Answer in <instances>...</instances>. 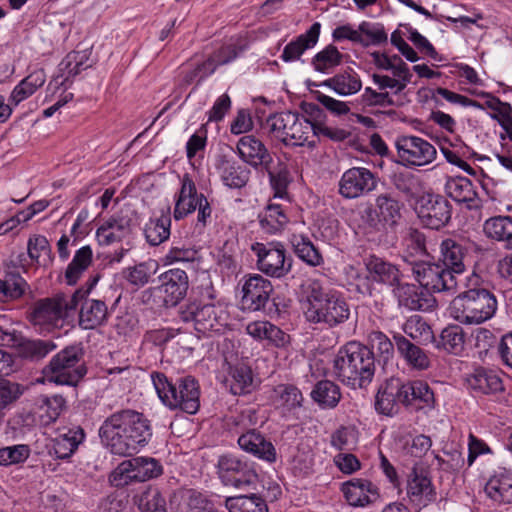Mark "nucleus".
Listing matches in <instances>:
<instances>
[{
  "label": "nucleus",
  "instance_id": "1",
  "mask_svg": "<svg viewBox=\"0 0 512 512\" xmlns=\"http://www.w3.org/2000/svg\"><path fill=\"white\" fill-rule=\"evenodd\" d=\"M102 444L114 455L130 456L152 437L150 421L140 412L122 409L107 417L99 428Z\"/></svg>",
  "mask_w": 512,
  "mask_h": 512
},
{
  "label": "nucleus",
  "instance_id": "2",
  "mask_svg": "<svg viewBox=\"0 0 512 512\" xmlns=\"http://www.w3.org/2000/svg\"><path fill=\"white\" fill-rule=\"evenodd\" d=\"M306 319L330 328L345 323L350 317V307L343 295L329 289L317 279H309L305 286Z\"/></svg>",
  "mask_w": 512,
  "mask_h": 512
},
{
  "label": "nucleus",
  "instance_id": "3",
  "mask_svg": "<svg viewBox=\"0 0 512 512\" xmlns=\"http://www.w3.org/2000/svg\"><path fill=\"white\" fill-rule=\"evenodd\" d=\"M375 368L373 351L356 341L342 346L333 360L334 375L353 389L367 387L373 380Z\"/></svg>",
  "mask_w": 512,
  "mask_h": 512
},
{
  "label": "nucleus",
  "instance_id": "4",
  "mask_svg": "<svg viewBox=\"0 0 512 512\" xmlns=\"http://www.w3.org/2000/svg\"><path fill=\"white\" fill-rule=\"evenodd\" d=\"M151 377L160 400L168 408L188 414H195L199 410L200 387L195 378L186 376L172 383L161 372H155Z\"/></svg>",
  "mask_w": 512,
  "mask_h": 512
},
{
  "label": "nucleus",
  "instance_id": "5",
  "mask_svg": "<svg viewBox=\"0 0 512 512\" xmlns=\"http://www.w3.org/2000/svg\"><path fill=\"white\" fill-rule=\"evenodd\" d=\"M497 310V300L484 288H472L457 295L450 303V316L461 324L478 325L491 319Z\"/></svg>",
  "mask_w": 512,
  "mask_h": 512
},
{
  "label": "nucleus",
  "instance_id": "6",
  "mask_svg": "<svg viewBox=\"0 0 512 512\" xmlns=\"http://www.w3.org/2000/svg\"><path fill=\"white\" fill-rule=\"evenodd\" d=\"M266 129L277 140L286 145L315 146L313 140V119L299 117L298 114L286 111L269 116L265 123Z\"/></svg>",
  "mask_w": 512,
  "mask_h": 512
},
{
  "label": "nucleus",
  "instance_id": "7",
  "mask_svg": "<svg viewBox=\"0 0 512 512\" xmlns=\"http://www.w3.org/2000/svg\"><path fill=\"white\" fill-rule=\"evenodd\" d=\"M84 351L80 344L65 347L52 357L43 369L48 381L61 385H76L86 374Z\"/></svg>",
  "mask_w": 512,
  "mask_h": 512
},
{
  "label": "nucleus",
  "instance_id": "8",
  "mask_svg": "<svg viewBox=\"0 0 512 512\" xmlns=\"http://www.w3.org/2000/svg\"><path fill=\"white\" fill-rule=\"evenodd\" d=\"M85 294L83 288H80L71 296L57 294L54 297L39 299L33 304L28 319L33 325L57 326L77 308L78 301L85 297Z\"/></svg>",
  "mask_w": 512,
  "mask_h": 512
},
{
  "label": "nucleus",
  "instance_id": "9",
  "mask_svg": "<svg viewBox=\"0 0 512 512\" xmlns=\"http://www.w3.org/2000/svg\"><path fill=\"white\" fill-rule=\"evenodd\" d=\"M180 318L184 322H193L195 330L203 335L224 332L229 321L228 312L221 305L213 303H190L181 310Z\"/></svg>",
  "mask_w": 512,
  "mask_h": 512
},
{
  "label": "nucleus",
  "instance_id": "10",
  "mask_svg": "<svg viewBox=\"0 0 512 512\" xmlns=\"http://www.w3.org/2000/svg\"><path fill=\"white\" fill-rule=\"evenodd\" d=\"M252 252L256 255V266L263 274L282 278L292 269V259L286 255V250L281 243H260L251 245Z\"/></svg>",
  "mask_w": 512,
  "mask_h": 512
},
{
  "label": "nucleus",
  "instance_id": "11",
  "mask_svg": "<svg viewBox=\"0 0 512 512\" xmlns=\"http://www.w3.org/2000/svg\"><path fill=\"white\" fill-rule=\"evenodd\" d=\"M402 204L389 193L379 194L375 203L366 207L362 219L367 233L381 231L386 225L394 226L401 218Z\"/></svg>",
  "mask_w": 512,
  "mask_h": 512
},
{
  "label": "nucleus",
  "instance_id": "12",
  "mask_svg": "<svg viewBox=\"0 0 512 512\" xmlns=\"http://www.w3.org/2000/svg\"><path fill=\"white\" fill-rule=\"evenodd\" d=\"M412 274L422 287L431 292H454L458 285V276L440 262L419 263Z\"/></svg>",
  "mask_w": 512,
  "mask_h": 512
},
{
  "label": "nucleus",
  "instance_id": "13",
  "mask_svg": "<svg viewBox=\"0 0 512 512\" xmlns=\"http://www.w3.org/2000/svg\"><path fill=\"white\" fill-rule=\"evenodd\" d=\"M395 145L401 163L409 167L428 165L437 155L431 143L417 136H402L396 140Z\"/></svg>",
  "mask_w": 512,
  "mask_h": 512
},
{
  "label": "nucleus",
  "instance_id": "14",
  "mask_svg": "<svg viewBox=\"0 0 512 512\" xmlns=\"http://www.w3.org/2000/svg\"><path fill=\"white\" fill-rule=\"evenodd\" d=\"M416 211L421 222L428 228L439 229L451 219V206L443 196L425 193L417 201Z\"/></svg>",
  "mask_w": 512,
  "mask_h": 512
},
{
  "label": "nucleus",
  "instance_id": "15",
  "mask_svg": "<svg viewBox=\"0 0 512 512\" xmlns=\"http://www.w3.org/2000/svg\"><path fill=\"white\" fill-rule=\"evenodd\" d=\"M405 387L406 381L400 378L387 379L376 394V411L391 417L399 413L401 405L407 408L408 395Z\"/></svg>",
  "mask_w": 512,
  "mask_h": 512
},
{
  "label": "nucleus",
  "instance_id": "16",
  "mask_svg": "<svg viewBox=\"0 0 512 512\" xmlns=\"http://www.w3.org/2000/svg\"><path fill=\"white\" fill-rule=\"evenodd\" d=\"M218 474L226 485H232L236 488L249 486L258 480L255 470L238 457L226 454L218 460Z\"/></svg>",
  "mask_w": 512,
  "mask_h": 512
},
{
  "label": "nucleus",
  "instance_id": "17",
  "mask_svg": "<svg viewBox=\"0 0 512 512\" xmlns=\"http://www.w3.org/2000/svg\"><path fill=\"white\" fill-rule=\"evenodd\" d=\"M272 292L271 281L262 275L255 273L245 276L242 284V308L253 312L264 309Z\"/></svg>",
  "mask_w": 512,
  "mask_h": 512
},
{
  "label": "nucleus",
  "instance_id": "18",
  "mask_svg": "<svg viewBox=\"0 0 512 512\" xmlns=\"http://www.w3.org/2000/svg\"><path fill=\"white\" fill-rule=\"evenodd\" d=\"M376 186V177L369 169L353 167L343 173L339 193L347 199H354L371 192Z\"/></svg>",
  "mask_w": 512,
  "mask_h": 512
},
{
  "label": "nucleus",
  "instance_id": "19",
  "mask_svg": "<svg viewBox=\"0 0 512 512\" xmlns=\"http://www.w3.org/2000/svg\"><path fill=\"white\" fill-rule=\"evenodd\" d=\"M157 291L166 306H176L182 301L189 288L187 273L181 269H170L159 276Z\"/></svg>",
  "mask_w": 512,
  "mask_h": 512
},
{
  "label": "nucleus",
  "instance_id": "20",
  "mask_svg": "<svg viewBox=\"0 0 512 512\" xmlns=\"http://www.w3.org/2000/svg\"><path fill=\"white\" fill-rule=\"evenodd\" d=\"M407 496L417 507H426L435 500L436 492L423 468L414 465L407 479Z\"/></svg>",
  "mask_w": 512,
  "mask_h": 512
},
{
  "label": "nucleus",
  "instance_id": "21",
  "mask_svg": "<svg viewBox=\"0 0 512 512\" xmlns=\"http://www.w3.org/2000/svg\"><path fill=\"white\" fill-rule=\"evenodd\" d=\"M236 150L240 159L253 168L263 167L268 170L273 162L264 143L254 135L242 136L237 142Z\"/></svg>",
  "mask_w": 512,
  "mask_h": 512
},
{
  "label": "nucleus",
  "instance_id": "22",
  "mask_svg": "<svg viewBox=\"0 0 512 512\" xmlns=\"http://www.w3.org/2000/svg\"><path fill=\"white\" fill-rule=\"evenodd\" d=\"M94 283H92L87 289H83L86 292L85 297L78 301L80 304L79 311V325L83 329H95L105 324L108 320V308L104 301L97 299H89L88 294Z\"/></svg>",
  "mask_w": 512,
  "mask_h": 512
},
{
  "label": "nucleus",
  "instance_id": "23",
  "mask_svg": "<svg viewBox=\"0 0 512 512\" xmlns=\"http://www.w3.org/2000/svg\"><path fill=\"white\" fill-rule=\"evenodd\" d=\"M342 492L351 506L364 507L376 502L379 491L370 480L362 478L351 479L342 485Z\"/></svg>",
  "mask_w": 512,
  "mask_h": 512
},
{
  "label": "nucleus",
  "instance_id": "24",
  "mask_svg": "<svg viewBox=\"0 0 512 512\" xmlns=\"http://www.w3.org/2000/svg\"><path fill=\"white\" fill-rule=\"evenodd\" d=\"M239 447L260 459L268 462L276 460V451L273 444L254 428L241 432L238 437Z\"/></svg>",
  "mask_w": 512,
  "mask_h": 512
},
{
  "label": "nucleus",
  "instance_id": "25",
  "mask_svg": "<svg viewBox=\"0 0 512 512\" xmlns=\"http://www.w3.org/2000/svg\"><path fill=\"white\" fill-rule=\"evenodd\" d=\"M467 252V248L460 241L446 238L440 244V263L452 274L461 275L466 269Z\"/></svg>",
  "mask_w": 512,
  "mask_h": 512
},
{
  "label": "nucleus",
  "instance_id": "26",
  "mask_svg": "<svg viewBox=\"0 0 512 512\" xmlns=\"http://www.w3.org/2000/svg\"><path fill=\"white\" fill-rule=\"evenodd\" d=\"M132 232V219L127 215H116L104 222L96 231L100 245L121 241Z\"/></svg>",
  "mask_w": 512,
  "mask_h": 512
},
{
  "label": "nucleus",
  "instance_id": "27",
  "mask_svg": "<svg viewBox=\"0 0 512 512\" xmlns=\"http://www.w3.org/2000/svg\"><path fill=\"white\" fill-rule=\"evenodd\" d=\"M368 279L388 286H395L400 281L401 273L396 265L376 255L365 260Z\"/></svg>",
  "mask_w": 512,
  "mask_h": 512
},
{
  "label": "nucleus",
  "instance_id": "28",
  "mask_svg": "<svg viewBox=\"0 0 512 512\" xmlns=\"http://www.w3.org/2000/svg\"><path fill=\"white\" fill-rule=\"evenodd\" d=\"M484 491L495 503H512V473L505 469L495 472L487 481Z\"/></svg>",
  "mask_w": 512,
  "mask_h": 512
},
{
  "label": "nucleus",
  "instance_id": "29",
  "mask_svg": "<svg viewBox=\"0 0 512 512\" xmlns=\"http://www.w3.org/2000/svg\"><path fill=\"white\" fill-rule=\"evenodd\" d=\"M321 25L313 23L306 33L299 35L295 40L289 42L283 49L281 59L284 62L299 60L304 52L313 48L318 42Z\"/></svg>",
  "mask_w": 512,
  "mask_h": 512
},
{
  "label": "nucleus",
  "instance_id": "30",
  "mask_svg": "<svg viewBox=\"0 0 512 512\" xmlns=\"http://www.w3.org/2000/svg\"><path fill=\"white\" fill-rule=\"evenodd\" d=\"M408 395L407 408L432 410L435 407V396L429 384L423 380H407L405 387Z\"/></svg>",
  "mask_w": 512,
  "mask_h": 512
},
{
  "label": "nucleus",
  "instance_id": "31",
  "mask_svg": "<svg viewBox=\"0 0 512 512\" xmlns=\"http://www.w3.org/2000/svg\"><path fill=\"white\" fill-rule=\"evenodd\" d=\"M84 438V430L79 426L73 427L52 440L49 453L58 459H68L75 453Z\"/></svg>",
  "mask_w": 512,
  "mask_h": 512
},
{
  "label": "nucleus",
  "instance_id": "32",
  "mask_svg": "<svg viewBox=\"0 0 512 512\" xmlns=\"http://www.w3.org/2000/svg\"><path fill=\"white\" fill-rule=\"evenodd\" d=\"M200 194L197 193L196 185L189 174H184L181 179V189L174 207V218L180 220L194 212Z\"/></svg>",
  "mask_w": 512,
  "mask_h": 512
},
{
  "label": "nucleus",
  "instance_id": "33",
  "mask_svg": "<svg viewBox=\"0 0 512 512\" xmlns=\"http://www.w3.org/2000/svg\"><path fill=\"white\" fill-rule=\"evenodd\" d=\"M216 167L221 180L230 188H242L249 180L250 170L225 155L219 157Z\"/></svg>",
  "mask_w": 512,
  "mask_h": 512
},
{
  "label": "nucleus",
  "instance_id": "34",
  "mask_svg": "<svg viewBox=\"0 0 512 512\" xmlns=\"http://www.w3.org/2000/svg\"><path fill=\"white\" fill-rule=\"evenodd\" d=\"M446 194L454 201L466 203L469 209L478 208L479 200L472 181L466 177L449 179L445 184Z\"/></svg>",
  "mask_w": 512,
  "mask_h": 512
},
{
  "label": "nucleus",
  "instance_id": "35",
  "mask_svg": "<svg viewBox=\"0 0 512 512\" xmlns=\"http://www.w3.org/2000/svg\"><path fill=\"white\" fill-rule=\"evenodd\" d=\"M396 349L406 363L417 370H426L430 366V360L426 352L411 342L405 336L393 335Z\"/></svg>",
  "mask_w": 512,
  "mask_h": 512
},
{
  "label": "nucleus",
  "instance_id": "36",
  "mask_svg": "<svg viewBox=\"0 0 512 512\" xmlns=\"http://www.w3.org/2000/svg\"><path fill=\"white\" fill-rule=\"evenodd\" d=\"M319 86H326L340 96H350L359 92L362 88L360 75L352 68H346L326 79Z\"/></svg>",
  "mask_w": 512,
  "mask_h": 512
},
{
  "label": "nucleus",
  "instance_id": "37",
  "mask_svg": "<svg viewBox=\"0 0 512 512\" xmlns=\"http://www.w3.org/2000/svg\"><path fill=\"white\" fill-rule=\"evenodd\" d=\"M468 387L481 394H491L503 391L501 377L492 370L476 368L466 378Z\"/></svg>",
  "mask_w": 512,
  "mask_h": 512
},
{
  "label": "nucleus",
  "instance_id": "38",
  "mask_svg": "<svg viewBox=\"0 0 512 512\" xmlns=\"http://www.w3.org/2000/svg\"><path fill=\"white\" fill-rule=\"evenodd\" d=\"M246 331L254 339L265 340L276 347H283L289 342V336L269 321L251 322L247 325Z\"/></svg>",
  "mask_w": 512,
  "mask_h": 512
},
{
  "label": "nucleus",
  "instance_id": "39",
  "mask_svg": "<svg viewBox=\"0 0 512 512\" xmlns=\"http://www.w3.org/2000/svg\"><path fill=\"white\" fill-rule=\"evenodd\" d=\"M288 221L285 208L276 199H270L264 211L259 214L260 226L267 234L281 231Z\"/></svg>",
  "mask_w": 512,
  "mask_h": 512
},
{
  "label": "nucleus",
  "instance_id": "40",
  "mask_svg": "<svg viewBox=\"0 0 512 512\" xmlns=\"http://www.w3.org/2000/svg\"><path fill=\"white\" fill-rule=\"evenodd\" d=\"M226 382L234 395L251 393L254 389L252 370L244 363L230 366Z\"/></svg>",
  "mask_w": 512,
  "mask_h": 512
},
{
  "label": "nucleus",
  "instance_id": "41",
  "mask_svg": "<svg viewBox=\"0 0 512 512\" xmlns=\"http://www.w3.org/2000/svg\"><path fill=\"white\" fill-rule=\"evenodd\" d=\"M405 249L403 251V260L411 265V271L419 263H424L423 258L428 255L425 243V236L416 229L410 230L404 239Z\"/></svg>",
  "mask_w": 512,
  "mask_h": 512
},
{
  "label": "nucleus",
  "instance_id": "42",
  "mask_svg": "<svg viewBox=\"0 0 512 512\" xmlns=\"http://www.w3.org/2000/svg\"><path fill=\"white\" fill-rule=\"evenodd\" d=\"M46 81V73L43 69H36L22 79L12 90L10 101L18 105L32 96Z\"/></svg>",
  "mask_w": 512,
  "mask_h": 512
},
{
  "label": "nucleus",
  "instance_id": "43",
  "mask_svg": "<svg viewBox=\"0 0 512 512\" xmlns=\"http://www.w3.org/2000/svg\"><path fill=\"white\" fill-rule=\"evenodd\" d=\"M271 400L277 409L291 411L302 405L303 396L296 386L292 384H279L273 388Z\"/></svg>",
  "mask_w": 512,
  "mask_h": 512
},
{
  "label": "nucleus",
  "instance_id": "44",
  "mask_svg": "<svg viewBox=\"0 0 512 512\" xmlns=\"http://www.w3.org/2000/svg\"><path fill=\"white\" fill-rule=\"evenodd\" d=\"M484 233L488 238L502 241L507 249H512V218L509 216L491 217L484 223Z\"/></svg>",
  "mask_w": 512,
  "mask_h": 512
},
{
  "label": "nucleus",
  "instance_id": "45",
  "mask_svg": "<svg viewBox=\"0 0 512 512\" xmlns=\"http://www.w3.org/2000/svg\"><path fill=\"white\" fill-rule=\"evenodd\" d=\"M56 346L47 340L27 339L21 335L15 349L19 357L38 361L50 353Z\"/></svg>",
  "mask_w": 512,
  "mask_h": 512
},
{
  "label": "nucleus",
  "instance_id": "46",
  "mask_svg": "<svg viewBox=\"0 0 512 512\" xmlns=\"http://www.w3.org/2000/svg\"><path fill=\"white\" fill-rule=\"evenodd\" d=\"M394 187L408 200L420 198L425 190V182L412 172H399L393 176Z\"/></svg>",
  "mask_w": 512,
  "mask_h": 512
},
{
  "label": "nucleus",
  "instance_id": "47",
  "mask_svg": "<svg viewBox=\"0 0 512 512\" xmlns=\"http://www.w3.org/2000/svg\"><path fill=\"white\" fill-rule=\"evenodd\" d=\"M306 112L313 119V140L315 137H325L334 141H342L349 136V133L344 129L328 127L322 122L324 115L323 111L314 104H309Z\"/></svg>",
  "mask_w": 512,
  "mask_h": 512
},
{
  "label": "nucleus",
  "instance_id": "48",
  "mask_svg": "<svg viewBox=\"0 0 512 512\" xmlns=\"http://www.w3.org/2000/svg\"><path fill=\"white\" fill-rule=\"evenodd\" d=\"M395 286L393 292L400 307L410 311L422 310L424 308L426 300L416 285L400 283L399 281Z\"/></svg>",
  "mask_w": 512,
  "mask_h": 512
},
{
  "label": "nucleus",
  "instance_id": "49",
  "mask_svg": "<svg viewBox=\"0 0 512 512\" xmlns=\"http://www.w3.org/2000/svg\"><path fill=\"white\" fill-rule=\"evenodd\" d=\"M290 242L295 254L308 265L316 267L323 263L321 253L314 246L309 237L302 234H293Z\"/></svg>",
  "mask_w": 512,
  "mask_h": 512
},
{
  "label": "nucleus",
  "instance_id": "50",
  "mask_svg": "<svg viewBox=\"0 0 512 512\" xmlns=\"http://www.w3.org/2000/svg\"><path fill=\"white\" fill-rule=\"evenodd\" d=\"M93 252L89 245L83 246L75 252L72 261L66 268L65 279L68 284L74 285L92 263Z\"/></svg>",
  "mask_w": 512,
  "mask_h": 512
},
{
  "label": "nucleus",
  "instance_id": "51",
  "mask_svg": "<svg viewBox=\"0 0 512 512\" xmlns=\"http://www.w3.org/2000/svg\"><path fill=\"white\" fill-rule=\"evenodd\" d=\"M129 460L135 483L156 478L162 474V466L151 457H134Z\"/></svg>",
  "mask_w": 512,
  "mask_h": 512
},
{
  "label": "nucleus",
  "instance_id": "52",
  "mask_svg": "<svg viewBox=\"0 0 512 512\" xmlns=\"http://www.w3.org/2000/svg\"><path fill=\"white\" fill-rule=\"evenodd\" d=\"M170 227L171 218L169 211L158 218L150 219L144 228L147 242L152 246L160 245L169 238Z\"/></svg>",
  "mask_w": 512,
  "mask_h": 512
},
{
  "label": "nucleus",
  "instance_id": "53",
  "mask_svg": "<svg viewBox=\"0 0 512 512\" xmlns=\"http://www.w3.org/2000/svg\"><path fill=\"white\" fill-rule=\"evenodd\" d=\"M311 397L323 408H334L341 399V392L334 382L322 380L315 385Z\"/></svg>",
  "mask_w": 512,
  "mask_h": 512
},
{
  "label": "nucleus",
  "instance_id": "54",
  "mask_svg": "<svg viewBox=\"0 0 512 512\" xmlns=\"http://www.w3.org/2000/svg\"><path fill=\"white\" fill-rule=\"evenodd\" d=\"M225 507L229 512H268L265 500L255 494L228 497Z\"/></svg>",
  "mask_w": 512,
  "mask_h": 512
},
{
  "label": "nucleus",
  "instance_id": "55",
  "mask_svg": "<svg viewBox=\"0 0 512 512\" xmlns=\"http://www.w3.org/2000/svg\"><path fill=\"white\" fill-rule=\"evenodd\" d=\"M464 343L465 335L462 327L449 325L442 330L436 347L457 355L464 349Z\"/></svg>",
  "mask_w": 512,
  "mask_h": 512
},
{
  "label": "nucleus",
  "instance_id": "56",
  "mask_svg": "<svg viewBox=\"0 0 512 512\" xmlns=\"http://www.w3.org/2000/svg\"><path fill=\"white\" fill-rule=\"evenodd\" d=\"M28 288L27 282L15 270H7L4 278L0 279V294L9 299L20 298Z\"/></svg>",
  "mask_w": 512,
  "mask_h": 512
},
{
  "label": "nucleus",
  "instance_id": "57",
  "mask_svg": "<svg viewBox=\"0 0 512 512\" xmlns=\"http://www.w3.org/2000/svg\"><path fill=\"white\" fill-rule=\"evenodd\" d=\"M66 401L61 395L41 396L38 400L39 409L43 411L40 415L42 423L49 425L55 422L63 409Z\"/></svg>",
  "mask_w": 512,
  "mask_h": 512
},
{
  "label": "nucleus",
  "instance_id": "58",
  "mask_svg": "<svg viewBox=\"0 0 512 512\" xmlns=\"http://www.w3.org/2000/svg\"><path fill=\"white\" fill-rule=\"evenodd\" d=\"M403 332L419 343L431 341L434 336L431 327L419 315L411 316L403 324Z\"/></svg>",
  "mask_w": 512,
  "mask_h": 512
},
{
  "label": "nucleus",
  "instance_id": "59",
  "mask_svg": "<svg viewBox=\"0 0 512 512\" xmlns=\"http://www.w3.org/2000/svg\"><path fill=\"white\" fill-rule=\"evenodd\" d=\"M343 54L332 44L325 47L312 58L314 69L321 73H327L329 70L341 64Z\"/></svg>",
  "mask_w": 512,
  "mask_h": 512
},
{
  "label": "nucleus",
  "instance_id": "60",
  "mask_svg": "<svg viewBox=\"0 0 512 512\" xmlns=\"http://www.w3.org/2000/svg\"><path fill=\"white\" fill-rule=\"evenodd\" d=\"M157 263L153 260L142 262L124 270V278L134 286H144L156 272Z\"/></svg>",
  "mask_w": 512,
  "mask_h": 512
},
{
  "label": "nucleus",
  "instance_id": "61",
  "mask_svg": "<svg viewBox=\"0 0 512 512\" xmlns=\"http://www.w3.org/2000/svg\"><path fill=\"white\" fill-rule=\"evenodd\" d=\"M359 32L362 35V46L380 45L387 43L388 35L381 23L363 21L359 24Z\"/></svg>",
  "mask_w": 512,
  "mask_h": 512
},
{
  "label": "nucleus",
  "instance_id": "62",
  "mask_svg": "<svg viewBox=\"0 0 512 512\" xmlns=\"http://www.w3.org/2000/svg\"><path fill=\"white\" fill-rule=\"evenodd\" d=\"M49 202L39 200L31 204L26 210L20 211L14 217L0 224V235L7 233L22 222L29 221L35 214L42 212L48 207Z\"/></svg>",
  "mask_w": 512,
  "mask_h": 512
},
{
  "label": "nucleus",
  "instance_id": "63",
  "mask_svg": "<svg viewBox=\"0 0 512 512\" xmlns=\"http://www.w3.org/2000/svg\"><path fill=\"white\" fill-rule=\"evenodd\" d=\"M198 259V251L190 245L174 243L164 256L165 264L193 263Z\"/></svg>",
  "mask_w": 512,
  "mask_h": 512
},
{
  "label": "nucleus",
  "instance_id": "64",
  "mask_svg": "<svg viewBox=\"0 0 512 512\" xmlns=\"http://www.w3.org/2000/svg\"><path fill=\"white\" fill-rule=\"evenodd\" d=\"M138 507L142 512H166V501L158 489H148L140 496Z\"/></svg>",
  "mask_w": 512,
  "mask_h": 512
}]
</instances>
